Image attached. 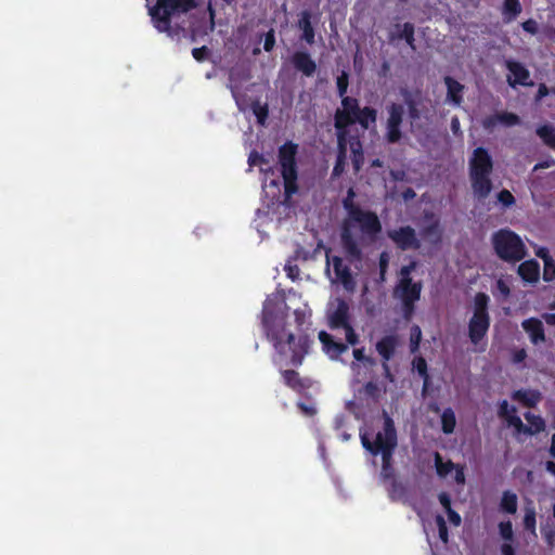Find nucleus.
Wrapping results in <instances>:
<instances>
[{
    "label": "nucleus",
    "mask_w": 555,
    "mask_h": 555,
    "mask_svg": "<svg viewBox=\"0 0 555 555\" xmlns=\"http://www.w3.org/2000/svg\"><path fill=\"white\" fill-rule=\"evenodd\" d=\"M421 340H422V330L418 325L414 324L410 328V351H411V353H415L418 351Z\"/></svg>",
    "instance_id": "obj_39"
},
{
    "label": "nucleus",
    "mask_w": 555,
    "mask_h": 555,
    "mask_svg": "<svg viewBox=\"0 0 555 555\" xmlns=\"http://www.w3.org/2000/svg\"><path fill=\"white\" fill-rule=\"evenodd\" d=\"M525 418L529 423L530 431H526V435H534L545 429V422L540 415H534L531 412L524 414Z\"/></svg>",
    "instance_id": "obj_34"
},
{
    "label": "nucleus",
    "mask_w": 555,
    "mask_h": 555,
    "mask_svg": "<svg viewBox=\"0 0 555 555\" xmlns=\"http://www.w3.org/2000/svg\"><path fill=\"white\" fill-rule=\"evenodd\" d=\"M517 412L516 408L514 405H509L507 400H502L499 403V411L498 414L500 417L507 420V417L511 414H515Z\"/></svg>",
    "instance_id": "obj_48"
},
{
    "label": "nucleus",
    "mask_w": 555,
    "mask_h": 555,
    "mask_svg": "<svg viewBox=\"0 0 555 555\" xmlns=\"http://www.w3.org/2000/svg\"><path fill=\"white\" fill-rule=\"evenodd\" d=\"M438 499H439L440 504L442 505V507L446 511L452 508L451 507V498L447 492L439 493Z\"/></svg>",
    "instance_id": "obj_57"
},
{
    "label": "nucleus",
    "mask_w": 555,
    "mask_h": 555,
    "mask_svg": "<svg viewBox=\"0 0 555 555\" xmlns=\"http://www.w3.org/2000/svg\"><path fill=\"white\" fill-rule=\"evenodd\" d=\"M509 426H513L517 433L526 434V431H530L528 425H525L521 418L515 414H511L507 420H505Z\"/></svg>",
    "instance_id": "obj_44"
},
{
    "label": "nucleus",
    "mask_w": 555,
    "mask_h": 555,
    "mask_svg": "<svg viewBox=\"0 0 555 555\" xmlns=\"http://www.w3.org/2000/svg\"><path fill=\"white\" fill-rule=\"evenodd\" d=\"M447 512V515H448V518H449V521L455 526V527H459L462 522V518L460 516V514L457 512H455L454 509L450 508Z\"/></svg>",
    "instance_id": "obj_56"
},
{
    "label": "nucleus",
    "mask_w": 555,
    "mask_h": 555,
    "mask_svg": "<svg viewBox=\"0 0 555 555\" xmlns=\"http://www.w3.org/2000/svg\"><path fill=\"white\" fill-rule=\"evenodd\" d=\"M253 112L257 118V121L259 125H264L268 115L269 109L267 105H260L258 102L253 105Z\"/></svg>",
    "instance_id": "obj_45"
},
{
    "label": "nucleus",
    "mask_w": 555,
    "mask_h": 555,
    "mask_svg": "<svg viewBox=\"0 0 555 555\" xmlns=\"http://www.w3.org/2000/svg\"><path fill=\"white\" fill-rule=\"evenodd\" d=\"M261 326L267 339L276 353L274 363L287 360L293 366H300L309 353L312 340L307 334L295 335L287 328L284 317L279 315L268 304L261 312Z\"/></svg>",
    "instance_id": "obj_1"
},
{
    "label": "nucleus",
    "mask_w": 555,
    "mask_h": 555,
    "mask_svg": "<svg viewBox=\"0 0 555 555\" xmlns=\"http://www.w3.org/2000/svg\"><path fill=\"white\" fill-rule=\"evenodd\" d=\"M353 357L357 361L360 362H371V359L365 356L364 348H356L353 349Z\"/></svg>",
    "instance_id": "obj_58"
},
{
    "label": "nucleus",
    "mask_w": 555,
    "mask_h": 555,
    "mask_svg": "<svg viewBox=\"0 0 555 555\" xmlns=\"http://www.w3.org/2000/svg\"><path fill=\"white\" fill-rule=\"evenodd\" d=\"M292 64L298 72L307 77L313 76L317 70L315 62L312 60L311 55L305 51H296L292 56Z\"/></svg>",
    "instance_id": "obj_19"
},
{
    "label": "nucleus",
    "mask_w": 555,
    "mask_h": 555,
    "mask_svg": "<svg viewBox=\"0 0 555 555\" xmlns=\"http://www.w3.org/2000/svg\"><path fill=\"white\" fill-rule=\"evenodd\" d=\"M377 120V111L371 106L362 107L360 114L353 119V125L359 124L364 130H367Z\"/></svg>",
    "instance_id": "obj_29"
},
{
    "label": "nucleus",
    "mask_w": 555,
    "mask_h": 555,
    "mask_svg": "<svg viewBox=\"0 0 555 555\" xmlns=\"http://www.w3.org/2000/svg\"><path fill=\"white\" fill-rule=\"evenodd\" d=\"M266 159L263 157V155L257 153V152H251L250 155H249V158H248V163L250 166H254L258 163H264Z\"/></svg>",
    "instance_id": "obj_61"
},
{
    "label": "nucleus",
    "mask_w": 555,
    "mask_h": 555,
    "mask_svg": "<svg viewBox=\"0 0 555 555\" xmlns=\"http://www.w3.org/2000/svg\"><path fill=\"white\" fill-rule=\"evenodd\" d=\"M434 457L436 472L439 477H447L455 468V464L451 460L443 462L439 452H435Z\"/></svg>",
    "instance_id": "obj_36"
},
{
    "label": "nucleus",
    "mask_w": 555,
    "mask_h": 555,
    "mask_svg": "<svg viewBox=\"0 0 555 555\" xmlns=\"http://www.w3.org/2000/svg\"><path fill=\"white\" fill-rule=\"evenodd\" d=\"M421 234L424 238L438 243L441 240V232L439 228L438 221L431 222L430 224L424 227L421 231Z\"/></svg>",
    "instance_id": "obj_38"
},
{
    "label": "nucleus",
    "mask_w": 555,
    "mask_h": 555,
    "mask_svg": "<svg viewBox=\"0 0 555 555\" xmlns=\"http://www.w3.org/2000/svg\"><path fill=\"white\" fill-rule=\"evenodd\" d=\"M195 7V0H157L156 4L150 9V15L158 31L171 35V18Z\"/></svg>",
    "instance_id": "obj_4"
},
{
    "label": "nucleus",
    "mask_w": 555,
    "mask_h": 555,
    "mask_svg": "<svg viewBox=\"0 0 555 555\" xmlns=\"http://www.w3.org/2000/svg\"><path fill=\"white\" fill-rule=\"evenodd\" d=\"M297 405L300 409V411L307 416H313L317 413L315 408L308 405L304 402H298Z\"/></svg>",
    "instance_id": "obj_59"
},
{
    "label": "nucleus",
    "mask_w": 555,
    "mask_h": 555,
    "mask_svg": "<svg viewBox=\"0 0 555 555\" xmlns=\"http://www.w3.org/2000/svg\"><path fill=\"white\" fill-rule=\"evenodd\" d=\"M422 283L412 279H400L395 293L400 300L418 301L421 298Z\"/></svg>",
    "instance_id": "obj_16"
},
{
    "label": "nucleus",
    "mask_w": 555,
    "mask_h": 555,
    "mask_svg": "<svg viewBox=\"0 0 555 555\" xmlns=\"http://www.w3.org/2000/svg\"><path fill=\"white\" fill-rule=\"evenodd\" d=\"M505 67L513 75V78L511 76L507 77V82L512 88H515L517 85H532V82L529 81L530 73L521 63L514 60H506Z\"/></svg>",
    "instance_id": "obj_14"
},
{
    "label": "nucleus",
    "mask_w": 555,
    "mask_h": 555,
    "mask_svg": "<svg viewBox=\"0 0 555 555\" xmlns=\"http://www.w3.org/2000/svg\"><path fill=\"white\" fill-rule=\"evenodd\" d=\"M399 345L400 338L397 334L385 335L379 340H377L375 345V349L383 361L382 367L384 371V376L390 382H393V375L390 371L388 362L395 357Z\"/></svg>",
    "instance_id": "obj_12"
},
{
    "label": "nucleus",
    "mask_w": 555,
    "mask_h": 555,
    "mask_svg": "<svg viewBox=\"0 0 555 555\" xmlns=\"http://www.w3.org/2000/svg\"><path fill=\"white\" fill-rule=\"evenodd\" d=\"M337 93L339 98L343 100V96H347V90L349 86V76L346 72H341V74L336 79Z\"/></svg>",
    "instance_id": "obj_42"
},
{
    "label": "nucleus",
    "mask_w": 555,
    "mask_h": 555,
    "mask_svg": "<svg viewBox=\"0 0 555 555\" xmlns=\"http://www.w3.org/2000/svg\"><path fill=\"white\" fill-rule=\"evenodd\" d=\"M527 358V351L521 348L517 349L513 354V361L514 363H520Z\"/></svg>",
    "instance_id": "obj_62"
},
{
    "label": "nucleus",
    "mask_w": 555,
    "mask_h": 555,
    "mask_svg": "<svg viewBox=\"0 0 555 555\" xmlns=\"http://www.w3.org/2000/svg\"><path fill=\"white\" fill-rule=\"evenodd\" d=\"M384 428L383 431H378L375 436L374 441H371L367 434H360V439L363 448L373 455L385 453L388 446L392 447L391 450H396L398 444L397 430L391 417L384 413Z\"/></svg>",
    "instance_id": "obj_9"
},
{
    "label": "nucleus",
    "mask_w": 555,
    "mask_h": 555,
    "mask_svg": "<svg viewBox=\"0 0 555 555\" xmlns=\"http://www.w3.org/2000/svg\"><path fill=\"white\" fill-rule=\"evenodd\" d=\"M499 531H500L501 537L504 540H507V541L513 540V526L509 520L501 521L499 524Z\"/></svg>",
    "instance_id": "obj_50"
},
{
    "label": "nucleus",
    "mask_w": 555,
    "mask_h": 555,
    "mask_svg": "<svg viewBox=\"0 0 555 555\" xmlns=\"http://www.w3.org/2000/svg\"><path fill=\"white\" fill-rule=\"evenodd\" d=\"M454 469H455V476H454L455 482L459 485H463L465 482V474H464L463 467L455 465Z\"/></svg>",
    "instance_id": "obj_63"
},
{
    "label": "nucleus",
    "mask_w": 555,
    "mask_h": 555,
    "mask_svg": "<svg viewBox=\"0 0 555 555\" xmlns=\"http://www.w3.org/2000/svg\"><path fill=\"white\" fill-rule=\"evenodd\" d=\"M192 55L196 61L203 62L208 57L209 50L206 46H203L201 48H194L192 50Z\"/></svg>",
    "instance_id": "obj_52"
},
{
    "label": "nucleus",
    "mask_w": 555,
    "mask_h": 555,
    "mask_svg": "<svg viewBox=\"0 0 555 555\" xmlns=\"http://www.w3.org/2000/svg\"><path fill=\"white\" fill-rule=\"evenodd\" d=\"M456 426V417L454 411L451 408L443 410L441 414V430L446 435H450L454 431Z\"/></svg>",
    "instance_id": "obj_33"
},
{
    "label": "nucleus",
    "mask_w": 555,
    "mask_h": 555,
    "mask_svg": "<svg viewBox=\"0 0 555 555\" xmlns=\"http://www.w3.org/2000/svg\"><path fill=\"white\" fill-rule=\"evenodd\" d=\"M415 269V262L403 266L400 270L401 279H412L411 272Z\"/></svg>",
    "instance_id": "obj_60"
},
{
    "label": "nucleus",
    "mask_w": 555,
    "mask_h": 555,
    "mask_svg": "<svg viewBox=\"0 0 555 555\" xmlns=\"http://www.w3.org/2000/svg\"><path fill=\"white\" fill-rule=\"evenodd\" d=\"M386 113L384 139L388 144H397L403 137L401 128L405 114L404 105L391 102L386 106Z\"/></svg>",
    "instance_id": "obj_10"
},
{
    "label": "nucleus",
    "mask_w": 555,
    "mask_h": 555,
    "mask_svg": "<svg viewBox=\"0 0 555 555\" xmlns=\"http://www.w3.org/2000/svg\"><path fill=\"white\" fill-rule=\"evenodd\" d=\"M518 498L516 493L506 490L503 492L500 501V509L507 514H515L517 512Z\"/></svg>",
    "instance_id": "obj_31"
},
{
    "label": "nucleus",
    "mask_w": 555,
    "mask_h": 555,
    "mask_svg": "<svg viewBox=\"0 0 555 555\" xmlns=\"http://www.w3.org/2000/svg\"><path fill=\"white\" fill-rule=\"evenodd\" d=\"M387 236L400 250H417L421 248V241L417 238L416 231L411 225L389 230Z\"/></svg>",
    "instance_id": "obj_13"
},
{
    "label": "nucleus",
    "mask_w": 555,
    "mask_h": 555,
    "mask_svg": "<svg viewBox=\"0 0 555 555\" xmlns=\"http://www.w3.org/2000/svg\"><path fill=\"white\" fill-rule=\"evenodd\" d=\"M337 131V155L347 156L348 129H336Z\"/></svg>",
    "instance_id": "obj_41"
},
{
    "label": "nucleus",
    "mask_w": 555,
    "mask_h": 555,
    "mask_svg": "<svg viewBox=\"0 0 555 555\" xmlns=\"http://www.w3.org/2000/svg\"><path fill=\"white\" fill-rule=\"evenodd\" d=\"M413 367L416 370L418 375L423 378V390L426 391L430 382V376L428 374L427 362L423 357H416L413 360Z\"/></svg>",
    "instance_id": "obj_37"
},
{
    "label": "nucleus",
    "mask_w": 555,
    "mask_h": 555,
    "mask_svg": "<svg viewBox=\"0 0 555 555\" xmlns=\"http://www.w3.org/2000/svg\"><path fill=\"white\" fill-rule=\"evenodd\" d=\"M360 102L353 96H343L341 108H337L334 114L335 129H348L353 125V119L361 112Z\"/></svg>",
    "instance_id": "obj_11"
},
{
    "label": "nucleus",
    "mask_w": 555,
    "mask_h": 555,
    "mask_svg": "<svg viewBox=\"0 0 555 555\" xmlns=\"http://www.w3.org/2000/svg\"><path fill=\"white\" fill-rule=\"evenodd\" d=\"M298 27L302 30V40L308 44L314 43V28L311 24V14L309 11H302L298 21Z\"/></svg>",
    "instance_id": "obj_26"
},
{
    "label": "nucleus",
    "mask_w": 555,
    "mask_h": 555,
    "mask_svg": "<svg viewBox=\"0 0 555 555\" xmlns=\"http://www.w3.org/2000/svg\"><path fill=\"white\" fill-rule=\"evenodd\" d=\"M490 298L486 293H477L474 298L473 315L468 321V338L478 346L487 336L491 319L488 311Z\"/></svg>",
    "instance_id": "obj_6"
},
{
    "label": "nucleus",
    "mask_w": 555,
    "mask_h": 555,
    "mask_svg": "<svg viewBox=\"0 0 555 555\" xmlns=\"http://www.w3.org/2000/svg\"><path fill=\"white\" fill-rule=\"evenodd\" d=\"M512 399L527 408H535L542 400V393L538 389H518L513 391Z\"/></svg>",
    "instance_id": "obj_20"
},
{
    "label": "nucleus",
    "mask_w": 555,
    "mask_h": 555,
    "mask_svg": "<svg viewBox=\"0 0 555 555\" xmlns=\"http://www.w3.org/2000/svg\"><path fill=\"white\" fill-rule=\"evenodd\" d=\"M297 152L298 145L291 141L284 143L279 149L278 157L281 167V175L284 181V192L286 197H291L298 191V171L296 163Z\"/></svg>",
    "instance_id": "obj_7"
},
{
    "label": "nucleus",
    "mask_w": 555,
    "mask_h": 555,
    "mask_svg": "<svg viewBox=\"0 0 555 555\" xmlns=\"http://www.w3.org/2000/svg\"><path fill=\"white\" fill-rule=\"evenodd\" d=\"M522 328L529 334L530 340L537 345L545 341V333L542 322L537 318H529L521 323Z\"/></svg>",
    "instance_id": "obj_23"
},
{
    "label": "nucleus",
    "mask_w": 555,
    "mask_h": 555,
    "mask_svg": "<svg viewBox=\"0 0 555 555\" xmlns=\"http://www.w3.org/2000/svg\"><path fill=\"white\" fill-rule=\"evenodd\" d=\"M402 302V312L405 321H410L415 312V302L409 300H401Z\"/></svg>",
    "instance_id": "obj_51"
},
{
    "label": "nucleus",
    "mask_w": 555,
    "mask_h": 555,
    "mask_svg": "<svg viewBox=\"0 0 555 555\" xmlns=\"http://www.w3.org/2000/svg\"><path fill=\"white\" fill-rule=\"evenodd\" d=\"M356 193L352 188L343 199V207L347 211V218L341 225L340 240L346 254L354 259L361 258V249L352 233V228L359 225L363 235L375 240L382 232V223L378 216L371 210L362 209L354 203Z\"/></svg>",
    "instance_id": "obj_2"
},
{
    "label": "nucleus",
    "mask_w": 555,
    "mask_h": 555,
    "mask_svg": "<svg viewBox=\"0 0 555 555\" xmlns=\"http://www.w3.org/2000/svg\"><path fill=\"white\" fill-rule=\"evenodd\" d=\"M284 269L287 273V276L293 281L299 276L300 270L297 264H292L291 262H287Z\"/></svg>",
    "instance_id": "obj_55"
},
{
    "label": "nucleus",
    "mask_w": 555,
    "mask_h": 555,
    "mask_svg": "<svg viewBox=\"0 0 555 555\" xmlns=\"http://www.w3.org/2000/svg\"><path fill=\"white\" fill-rule=\"evenodd\" d=\"M535 509L533 506H526L525 508V516H524V527L526 530L535 532Z\"/></svg>",
    "instance_id": "obj_40"
},
{
    "label": "nucleus",
    "mask_w": 555,
    "mask_h": 555,
    "mask_svg": "<svg viewBox=\"0 0 555 555\" xmlns=\"http://www.w3.org/2000/svg\"><path fill=\"white\" fill-rule=\"evenodd\" d=\"M333 267L336 278L344 284L345 287L352 285V274L348 266H346L341 258H333Z\"/></svg>",
    "instance_id": "obj_27"
},
{
    "label": "nucleus",
    "mask_w": 555,
    "mask_h": 555,
    "mask_svg": "<svg viewBox=\"0 0 555 555\" xmlns=\"http://www.w3.org/2000/svg\"><path fill=\"white\" fill-rule=\"evenodd\" d=\"M517 272L525 282L535 283L540 276V264L534 259L526 260L519 264Z\"/></svg>",
    "instance_id": "obj_24"
},
{
    "label": "nucleus",
    "mask_w": 555,
    "mask_h": 555,
    "mask_svg": "<svg viewBox=\"0 0 555 555\" xmlns=\"http://www.w3.org/2000/svg\"><path fill=\"white\" fill-rule=\"evenodd\" d=\"M522 29L530 34L535 35L539 30L538 23L533 18H529L521 24Z\"/></svg>",
    "instance_id": "obj_54"
},
{
    "label": "nucleus",
    "mask_w": 555,
    "mask_h": 555,
    "mask_svg": "<svg viewBox=\"0 0 555 555\" xmlns=\"http://www.w3.org/2000/svg\"><path fill=\"white\" fill-rule=\"evenodd\" d=\"M498 201L504 206V207H511L515 204V197L508 190H502L498 193Z\"/></svg>",
    "instance_id": "obj_49"
},
{
    "label": "nucleus",
    "mask_w": 555,
    "mask_h": 555,
    "mask_svg": "<svg viewBox=\"0 0 555 555\" xmlns=\"http://www.w3.org/2000/svg\"><path fill=\"white\" fill-rule=\"evenodd\" d=\"M502 555H516L514 547L508 543H503L501 545Z\"/></svg>",
    "instance_id": "obj_64"
},
{
    "label": "nucleus",
    "mask_w": 555,
    "mask_h": 555,
    "mask_svg": "<svg viewBox=\"0 0 555 555\" xmlns=\"http://www.w3.org/2000/svg\"><path fill=\"white\" fill-rule=\"evenodd\" d=\"M401 95L403 96L404 104L408 107V116L410 120H418L421 118V111L418 108V103L412 98V93L404 89L401 91Z\"/></svg>",
    "instance_id": "obj_32"
},
{
    "label": "nucleus",
    "mask_w": 555,
    "mask_h": 555,
    "mask_svg": "<svg viewBox=\"0 0 555 555\" xmlns=\"http://www.w3.org/2000/svg\"><path fill=\"white\" fill-rule=\"evenodd\" d=\"M275 44L274 30L270 29L264 36L263 49L266 52L272 51Z\"/></svg>",
    "instance_id": "obj_53"
},
{
    "label": "nucleus",
    "mask_w": 555,
    "mask_h": 555,
    "mask_svg": "<svg viewBox=\"0 0 555 555\" xmlns=\"http://www.w3.org/2000/svg\"><path fill=\"white\" fill-rule=\"evenodd\" d=\"M537 134L545 145L555 150V127L550 125L540 126L537 129Z\"/></svg>",
    "instance_id": "obj_35"
},
{
    "label": "nucleus",
    "mask_w": 555,
    "mask_h": 555,
    "mask_svg": "<svg viewBox=\"0 0 555 555\" xmlns=\"http://www.w3.org/2000/svg\"><path fill=\"white\" fill-rule=\"evenodd\" d=\"M436 524L438 527V534H439L440 540L443 543H447L448 538H449V532H448V527H447V522H446L444 518L441 515H438L436 517Z\"/></svg>",
    "instance_id": "obj_46"
},
{
    "label": "nucleus",
    "mask_w": 555,
    "mask_h": 555,
    "mask_svg": "<svg viewBox=\"0 0 555 555\" xmlns=\"http://www.w3.org/2000/svg\"><path fill=\"white\" fill-rule=\"evenodd\" d=\"M350 149H351V160L354 167V170L358 171L362 167L364 163V154L361 141L358 137H351L349 140Z\"/></svg>",
    "instance_id": "obj_30"
},
{
    "label": "nucleus",
    "mask_w": 555,
    "mask_h": 555,
    "mask_svg": "<svg viewBox=\"0 0 555 555\" xmlns=\"http://www.w3.org/2000/svg\"><path fill=\"white\" fill-rule=\"evenodd\" d=\"M398 31H390L388 35L389 42L393 43L397 40H404L406 44L415 50V27L412 23L406 22L402 26L400 24H396L395 26Z\"/></svg>",
    "instance_id": "obj_18"
},
{
    "label": "nucleus",
    "mask_w": 555,
    "mask_h": 555,
    "mask_svg": "<svg viewBox=\"0 0 555 555\" xmlns=\"http://www.w3.org/2000/svg\"><path fill=\"white\" fill-rule=\"evenodd\" d=\"M326 318L331 330L343 328L345 331L346 340L349 345L354 346L359 343V335L350 322L349 304L344 298L337 297L334 302L330 304Z\"/></svg>",
    "instance_id": "obj_8"
},
{
    "label": "nucleus",
    "mask_w": 555,
    "mask_h": 555,
    "mask_svg": "<svg viewBox=\"0 0 555 555\" xmlns=\"http://www.w3.org/2000/svg\"><path fill=\"white\" fill-rule=\"evenodd\" d=\"M443 82L447 87V100L453 105L460 106L463 102L464 85L451 76H446Z\"/></svg>",
    "instance_id": "obj_22"
},
{
    "label": "nucleus",
    "mask_w": 555,
    "mask_h": 555,
    "mask_svg": "<svg viewBox=\"0 0 555 555\" xmlns=\"http://www.w3.org/2000/svg\"><path fill=\"white\" fill-rule=\"evenodd\" d=\"M319 339L322 344L323 351L333 360L338 359L348 350V346L344 343L336 341L334 337L325 331L319 333Z\"/></svg>",
    "instance_id": "obj_17"
},
{
    "label": "nucleus",
    "mask_w": 555,
    "mask_h": 555,
    "mask_svg": "<svg viewBox=\"0 0 555 555\" xmlns=\"http://www.w3.org/2000/svg\"><path fill=\"white\" fill-rule=\"evenodd\" d=\"M518 124H520L519 116L511 112H501L488 115L481 121L482 127L488 131H492L498 125L513 127Z\"/></svg>",
    "instance_id": "obj_15"
},
{
    "label": "nucleus",
    "mask_w": 555,
    "mask_h": 555,
    "mask_svg": "<svg viewBox=\"0 0 555 555\" xmlns=\"http://www.w3.org/2000/svg\"><path fill=\"white\" fill-rule=\"evenodd\" d=\"M392 447L388 446L385 450V453H382V472L380 477L383 480H391L392 489L395 490L399 482L395 478V469L392 467V455L395 450H391Z\"/></svg>",
    "instance_id": "obj_21"
},
{
    "label": "nucleus",
    "mask_w": 555,
    "mask_h": 555,
    "mask_svg": "<svg viewBox=\"0 0 555 555\" xmlns=\"http://www.w3.org/2000/svg\"><path fill=\"white\" fill-rule=\"evenodd\" d=\"M347 166V156L336 155L335 165L332 170V178H339L346 169Z\"/></svg>",
    "instance_id": "obj_43"
},
{
    "label": "nucleus",
    "mask_w": 555,
    "mask_h": 555,
    "mask_svg": "<svg viewBox=\"0 0 555 555\" xmlns=\"http://www.w3.org/2000/svg\"><path fill=\"white\" fill-rule=\"evenodd\" d=\"M492 245L496 256L506 262L520 261L527 253L519 235L508 229H501L493 233Z\"/></svg>",
    "instance_id": "obj_5"
},
{
    "label": "nucleus",
    "mask_w": 555,
    "mask_h": 555,
    "mask_svg": "<svg viewBox=\"0 0 555 555\" xmlns=\"http://www.w3.org/2000/svg\"><path fill=\"white\" fill-rule=\"evenodd\" d=\"M555 279V261L554 259L546 260L543 268V280L552 282Z\"/></svg>",
    "instance_id": "obj_47"
},
{
    "label": "nucleus",
    "mask_w": 555,
    "mask_h": 555,
    "mask_svg": "<svg viewBox=\"0 0 555 555\" xmlns=\"http://www.w3.org/2000/svg\"><path fill=\"white\" fill-rule=\"evenodd\" d=\"M284 384L295 391H301L309 387L306 379L301 378L299 373L294 370L282 371Z\"/></svg>",
    "instance_id": "obj_25"
},
{
    "label": "nucleus",
    "mask_w": 555,
    "mask_h": 555,
    "mask_svg": "<svg viewBox=\"0 0 555 555\" xmlns=\"http://www.w3.org/2000/svg\"><path fill=\"white\" fill-rule=\"evenodd\" d=\"M521 11L522 7L519 0H503L502 16L504 23L508 24L515 21Z\"/></svg>",
    "instance_id": "obj_28"
},
{
    "label": "nucleus",
    "mask_w": 555,
    "mask_h": 555,
    "mask_svg": "<svg viewBox=\"0 0 555 555\" xmlns=\"http://www.w3.org/2000/svg\"><path fill=\"white\" fill-rule=\"evenodd\" d=\"M492 170L493 160L488 150L476 147L468 160V171L474 195L479 201L486 199L492 191Z\"/></svg>",
    "instance_id": "obj_3"
}]
</instances>
